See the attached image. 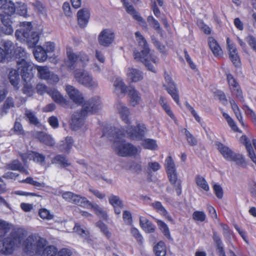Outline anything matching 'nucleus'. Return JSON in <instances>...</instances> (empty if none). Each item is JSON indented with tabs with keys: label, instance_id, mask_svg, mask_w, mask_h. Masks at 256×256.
Instances as JSON below:
<instances>
[{
	"label": "nucleus",
	"instance_id": "f257e3e1",
	"mask_svg": "<svg viewBox=\"0 0 256 256\" xmlns=\"http://www.w3.org/2000/svg\"><path fill=\"white\" fill-rule=\"evenodd\" d=\"M110 130V132H104L102 136H106L110 140L114 141L112 147L117 154L126 156H134L140 153V149L124 141L122 138L124 136L122 135L116 128Z\"/></svg>",
	"mask_w": 256,
	"mask_h": 256
},
{
	"label": "nucleus",
	"instance_id": "f03ea898",
	"mask_svg": "<svg viewBox=\"0 0 256 256\" xmlns=\"http://www.w3.org/2000/svg\"><path fill=\"white\" fill-rule=\"evenodd\" d=\"M135 36L139 46L142 49L140 52L134 50V60L137 62L143 63L148 70L156 73V70L152 64H156L158 62V58L150 53L148 44L141 34L136 32Z\"/></svg>",
	"mask_w": 256,
	"mask_h": 256
},
{
	"label": "nucleus",
	"instance_id": "7ed1b4c3",
	"mask_svg": "<svg viewBox=\"0 0 256 256\" xmlns=\"http://www.w3.org/2000/svg\"><path fill=\"white\" fill-rule=\"evenodd\" d=\"M32 28L30 22H22L20 23V28L15 32L16 38L20 41L26 42L30 47L36 46L40 38L39 34L32 32Z\"/></svg>",
	"mask_w": 256,
	"mask_h": 256
},
{
	"label": "nucleus",
	"instance_id": "20e7f679",
	"mask_svg": "<svg viewBox=\"0 0 256 256\" xmlns=\"http://www.w3.org/2000/svg\"><path fill=\"white\" fill-rule=\"evenodd\" d=\"M128 124L122 130L116 129L122 135L126 136L132 140H141L144 137L147 128L146 125L140 122H136V126Z\"/></svg>",
	"mask_w": 256,
	"mask_h": 256
},
{
	"label": "nucleus",
	"instance_id": "39448f33",
	"mask_svg": "<svg viewBox=\"0 0 256 256\" xmlns=\"http://www.w3.org/2000/svg\"><path fill=\"white\" fill-rule=\"evenodd\" d=\"M28 64L22 62L19 64L22 80L23 81L22 92L28 96H32L34 93L33 84L34 82V74L32 69L28 70Z\"/></svg>",
	"mask_w": 256,
	"mask_h": 256
},
{
	"label": "nucleus",
	"instance_id": "423d86ee",
	"mask_svg": "<svg viewBox=\"0 0 256 256\" xmlns=\"http://www.w3.org/2000/svg\"><path fill=\"white\" fill-rule=\"evenodd\" d=\"M46 243V239L36 235L28 237L22 243L26 253L32 256L37 255L40 250Z\"/></svg>",
	"mask_w": 256,
	"mask_h": 256
},
{
	"label": "nucleus",
	"instance_id": "0eeeda50",
	"mask_svg": "<svg viewBox=\"0 0 256 256\" xmlns=\"http://www.w3.org/2000/svg\"><path fill=\"white\" fill-rule=\"evenodd\" d=\"M216 146L226 160L234 162L238 166H244L245 160L242 154L234 152L230 148L220 142H216Z\"/></svg>",
	"mask_w": 256,
	"mask_h": 256
},
{
	"label": "nucleus",
	"instance_id": "6e6552de",
	"mask_svg": "<svg viewBox=\"0 0 256 256\" xmlns=\"http://www.w3.org/2000/svg\"><path fill=\"white\" fill-rule=\"evenodd\" d=\"M20 243V238L18 235L15 232H11L10 236L3 240L0 252L6 256L10 254Z\"/></svg>",
	"mask_w": 256,
	"mask_h": 256
},
{
	"label": "nucleus",
	"instance_id": "1a4fd4ad",
	"mask_svg": "<svg viewBox=\"0 0 256 256\" xmlns=\"http://www.w3.org/2000/svg\"><path fill=\"white\" fill-rule=\"evenodd\" d=\"M74 77L78 83L90 89H96L98 87V82L88 72L81 70H76Z\"/></svg>",
	"mask_w": 256,
	"mask_h": 256
},
{
	"label": "nucleus",
	"instance_id": "9d476101",
	"mask_svg": "<svg viewBox=\"0 0 256 256\" xmlns=\"http://www.w3.org/2000/svg\"><path fill=\"white\" fill-rule=\"evenodd\" d=\"M72 204L80 206L84 208L90 207L94 211L96 214L104 220H106L107 214L104 209L100 207L96 204H94L88 201L86 198L80 196V195H76L75 198L73 200Z\"/></svg>",
	"mask_w": 256,
	"mask_h": 256
},
{
	"label": "nucleus",
	"instance_id": "9b49d317",
	"mask_svg": "<svg viewBox=\"0 0 256 256\" xmlns=\"http://www.w3.org/2000/svg\"><path fill=\"white\" fill-rule=\"evenodd\" d=\"M66 54L68 60L66 64L70 70L74 68L76 64L81 62L82 66H84L89 60L88 56L86 54L83 52L74 53L70 48L67 49Z\"/></svg>",
	"mask_w": 256,
	"mask_h": 256
},
{
	"label": "nucleus",
	"instance_id": "f8f14e48",
	"mask_svg": "<svg viewBox=\"0 0 256 256\" xmlns=\"http://www.w3.org/2000/svg\"><path fill=\"white\" fill-rule=\"evenodd\" d=\"M2 5L3 11L0 14V20L2 22L8 23L12 20L11 16L16 12V8L14 4L10 0H4Z\"/></svg>",
	"mask_w": 256,
	"mask_h": 256
},
{
	"label": "nucleus",
	"instance_id": "ddd939ff",
	"mask_svg": "<svg viewBox=\"0 0 256 256\" xmlns=\"http://www.w3.org/2000/svg\"><path fill=\"white\" fill-rule=\"evenodd\" d=\"M115 34L110 28H106L102 30L98 38V44L102 46L108 47L114 42Z\"/></svg>",
	"mask_w": 256,
	"mask_h": 256
},
{
	"label": "nucleus",
	"instance_id": "4468645a",
	"mask_svg": "<svg viewBox=\"0 0 256 256\" xmlns=\"http://www.w3.org/2000/svg\"><path fill=\"white\" fill-rule=\"evenodd\" d=\"M36 68L38 76L40 79L46 80L51 84H56L59 81L58 76L50 72L48 66H36Z\"/></svg>",
	"mask_w": 256,
	"mask_h": 256
},
{
	"label": "nucleus",
	"instance_id": "2eb2a0df",
	"mask_svg": "<svg viewBox=\"0 0 256 256\" xmlns=\"http://www.w3.org/2000/svg\"><path fill=\"white\" fill-rule=\"evenodd\" d=\"M30 55L26 52V50L22 46H17L14 53L12 56H15L16 58H18L19 60L16 62V66L18 70L20 71V67L19 64H22V62H26L28 64V70L32 69L33 66L32 62L29 59Z\"/></svg>",
	"mask_w": 256,
	"mask_h": 256
},
{
	"label": "nucleus",
	"instance_id": "dca6fc26",
	"mask_svg": "<svg viewBox=\"0 0 256 256\" xmlns=\"http://www.w3.org/2000/svg\"><path fill=\"white\" fill-rule=\"evenodd\" d=\"M102 107V100L100 97L96 96L84 102L82 108L88 114L96 112L101 109Z\"/></svg>",
	"mask_w": 256,
	"mask_h": 256
},
{
	"label": "nucleus",
	"instance_id": "f3484780",
	"mask_svg": "<svg viewBox=\"0 0 256 256\" xmlns=\"http://www.w3.org/2000/svg\"><path fill=\"white\" fill-rule=\"evenodd\" d=\"M88 114L82 108L80 111L74 112L72 116L70 122L72 128L74 130H76L82 128L84 124V119Z\"/></svg>",
	"mask_w": 256,
	"mask_h": 256
},
{
	"label": "nucleus",
	"instance_id": "a211bd4d",
	"mask_svg": "<svg viewBox=\"0 0 256 256\" xmlns=\"http://www.w3.org/2000/svg\"><path fill=\"white\" fill-rule=\"evenodd\" d=\"M226 80L232 93L235 95L240 102H244V100L242 91L239 84L233 76L230 74H227Z\"/></svg>",
	"mask_w": 256,
	"mask_h": 256
},
{
	"label": "nucleus",
	"instance_id": "6ab92c4d",
	"mask_svg": "<svg viewBox=\"0 0 256 256\" xmlns=\"http://www.w3.org/2000/svg\"><path fill=\"white\" fill-rule=\"evenodd\" d=\"M165 79L166 84L164 85L167 92L170 95L173 100L178 104H180L178 90L176 88V84L172 80L171 78L168 75L165 76Z\"/></svg>",
	"mask_w": 256,
	"mask_h": 256
},
{
	"label": "nucleus",
	"instance_id": "aec40b11",
	"mask_svg": "<svg viewBox=\"0 0 256 256\" xmlns=\"http://www.w3.org/2000/svg\"><path fill=\"white\" fill-rule=\"evenodd\" d=\"M48 94L50 96L56 104L64 108H67L68 106V100H66L56 89L54 88H49Z\"/></svg>",
	"mask_w": 256,
	"mask_h": 256
},
{
	"label": "nucleus",
	"instance_id": "412c9836",
	"mask_svg": "<svg viewBox=\"0 0 256 256\" xmlns=\"http://www.w3.org/2000/svg\"><path fill=\"white\" fill-rule=\"evenodd\" d=\"M66 90L70 100L76 104H80L84 101V97L78 90L71 85L66 86Z\"/></svg>",
	"mask_w": 256,
	"mask_h": 256
},
{
	"label": "nucleus",
	"instance_id": "4be33fe9",
	"mask_svg": "<svg viewBox=\"0 0 256 256\" xmlns=\"http://www.w3.org/2000/svg\"><path fill=\"white\" fill-rule=\"evenodd\" d=\"M226 44L230 58L232 62L236 66H240V58L235 45L230 42L228 38H226Z\"/></svg>",
	"mask_w": 256,
	"mask_h": 256
},
{
	"label": "nucleus",
	"instance_id": "5701e85b",
	"mask_svg": "<svg viewBox=\"0 0 256 256\" xmlns=\"http://www.w3.org/2000/svg\"><path fill=\"white\" fill-rule=\"evenodd\" d=\"M116 107L122 120L127 124H130V112L129 108L120 102H118L116 104Z\"/></svg>",
	"mask_w": 256,
	"mask_h": 256
},
{
	"label": "nucleus",
	"instance_id": "b1692460",
	"mask_svg": "<svg viewBox=\"0 0 256 256\" xmlns=\"http://www.w3.org/2000/svg\"><path fill=\"white\" fill-rule=\"evenodd\" d=\"M240 142L245 146L248 156L256 164V154L252 146L250 140L246 136H242L240 138Z\"/></svg>",
	"mask_w": 256,
	"mask_h": 256
},
{
	"label": "nucleus",
	"instance_id": "393cba45",
	"mask_svg": "<svg viewBox=\"0 0 256 256\" xmlns=\"http://www.w3.org/2000/svg\"><path fill=\"white\" fill-rule=\"evenodd\" d=\"M121 2H122L124 6L126 8L128 13L130 14L136 20L142 22L144 26H146L145 21L140 16L138 13L135 10L134 6L132 5L129 4L128 0H121Z\"/></svg>",
	"mask_w": 256,
	"mask_h": 256
},
{
	"label": "nucleus",
	"instance_id": "a878e982",
	"mask_svg": "<svg viewBox=\"0 0 256 256\" xmlns=\"http://www.w3.org/2000/svg\"><path fill=\"white\" fill-rule=\"evenodd\" d=\"M77 16L80 27L84 28L87 25L89 20L90 10L86 8H82L78 11Z\"/></svg>",
	"mask_w": 256,
	"mask_h": 256
},
{
	"label": "nucleus",
	"instance_id": "bb28decb",
	"mask_svg": "<svg viewBox=\"0 0 256 256\" xmlns=\"http://www.w3.org/2000/svg\"><path fill=\"white\" fill-rule=\"evenodd\" d=\"M58 252V250L53 246H48V242L46 240L45 244L38 252V256H56Z\"/></svg>",
	"mask_w": 256,
	"mask_h": 256
},
{
	"label": "nucleus",
	"instance_id": "cd10ccee",
	"mask_svg": "<svg viewBox=\"0 0 256 256\" xmlns=\"http://www.w3.org/2000/svg\"><path fill=\"white\" fill-rule=\"evenodd\" d=\"M128 94L130 98V103L133 106L140 104L141 102V95L134 88L130 86L128 90Z\"/></svg>",
	"mask_w": 256,
	"mask_h": 256
},
{
	"label": "nucleus",
	"instance_id": "c85d7f7f",
	"mask_svg": "<svg viewBox=\"0 0 256 256\" xmlns=\"http://www.w3.org/2000/svg\"><path fill=\"white\" fill-rule=\"evenodd\" d=\"M33 136L48 146H52L54 144V141L52 136L44 132H34Z\"/></svg>",
	"mask_w": 256,
	"mask_h": 256
},
{
	"label": "nucleus",
	"instance_id": "c756f323",
	"mask_svg": "<svg viewBox=\"0 0 256 256\" xmlns=\"http://www.w3.org/2000/svg\"><path fill=\"white\" fill-rule=\"evenodd\" d=\"M170 182L173 184L176 189V194L178 196L182 192L181 180L178 179V174L176 171L167 173Z\"/></svg>",
	"mask_w": 256,
	"mask_h": 256
},
{
	"label": "nucleus",
	"instance_id": "7c9ffc66",
	"mask_svg": "<svg viewBox=\"0 0 256 256\" xmlns=\"http://www.w3.org/2000/svg\"><path fill=\"white\" fill-rule=\"evenodd\" d=\"M114 92L117 95L125 94L128 88L126 86L122 80L120 78L116 79L114 83Z\"/></svg>",
	"mask_w": 256,
	"mask_h": 256
},
{
	"label": "nucleus",
	"instance_id": "2f4dec72",
	"mask_svg": "<svg viewBox=\"0 0 256 256\" xmlns=\"http://www.w3.org/2000/svg\"><path fill=\"white\" fill-rule=\"evenodd\" d=\"M127 75L132 82H138L143 78L142 72L140 70L134 68L128 69Z\"/></svg>",
	"mask_w": 256,
	"mask_h": 256
},
{
	"label": "nucleus",
	"instance_id": "473e14b6",
	"mask_svg": "<svg viewBox=\"0 0 256 256\" xmlns=\"http://www.w3.org/2000/svg\"><path fill=\"white\" fill-rule=\"evenodd\" d=\"M33 53L35 58L38 62H44L47 59L46 52L41 46H36Z\"/></svg>",
	"mask_w": 256,
	"mask_h": 256
},
{
	"label": "nucleus",
	"instance_id": "72a5a7b5",
	"mask_svg": "<svg viewBox=\"0 0 256 256\" xmlns=\"http://www.w3.org/2000/svg\"><path fill=\"white\" fill-rule=\"evenodd\" d=\"M209 46L215 56H218L222 54V50L217 42L212 37L208 39Z\"/></svg>",
	"mask_w": 256,
	"mask_h": 256
},
{
	"label": "nucleus",
	"instance_id": "f704fd0d",
	"mask_svg": "<svg viewBox=\"0 0 256 256\" xmlns=\"http://www.w3.org/2000/svg\"><path fill=\"white\" fill-rule=\"evenodd\" d=\"M140 224L141 228L146 232H153L155 230V226L144 217H140Z\"/></svg>",
	"mask_w": 256,
	"mask_h": 256
},
{
	"label": "nucleus",
	"instance_id": "c9c22d12",
	"mask_svg": "<svg viewBox=\"0 0 256 256\" xmlns=\"http://www.w3.org/2000/svg\"><path fill=\"white\" fill-rule=\"evenodd\" d=\"M8 78L12 85L18 88L20 78L19 72L18 70L13 68L10 69L8 73Z\"/></svg>",
	"mask_w": 256,
	"mask_h": 256
},
{
	"label": "nucleus",
	"instance_id": "e433bc0d",
	"mask_svg": "<svg viewBox=\"0 0 256 256\" xmlns=\"http://www.w3.org/2000/svg\"><path fill=\"white\" fill-rule=\"evenodd\" d=\"M54 164H58L61 168H65L70 165L68 159L63 155L58 154L54 156L52 160Z\"/></svg>",
	"mask_w": 256,
	"mask_h": 256
},
{
	"label": "nucleus",
	"instance_id": "4c0bfd02",
	"mask_svg": "<svg viewBox=\"0 0 256 256\" xmlns=\"http://www.w3.org/2000/svg\"><path fill=\"white\" fill-rule=\"evenodd\" d=\"M73 144L72 138L66 137L64 140L61 142L59 145L60 151L64 153H69Z\"/></svg>",
	"mask_w": 256,
	"mask_h": 256
},
{
	"label": "nucleus",
	"instance_id": "58836bf2",
	"mask_svg": "<svg viewBox=\"0 0 256 256\" xmlns=\"http://www.w3.org/2000/svg\"><path fill=\"white\" fill-rule=\"evenodd\" d=\"M6 168L14 170H18L22 172L28 174L27 170L24 168L22 164L18 160H14L8 164Z\"/></svg>",
	"mask_w": 256,
	"mask_h": 256
},
{
	"label": "nucleus",
	"instance_id": "ea45409f",
	"mask_svg": "<svg viewBox=\"0 0 256 256\" xmlns=\"http://www.w3.org/2000/svg\"><path fill=\"white\" fill-rule=\"evenodd\" d=\"M213 240L216 246L218 255L220 256H226L223 246V244L220 236L216 232H213Z\"/></svg>",
	"mask_w": 256,
	"mask_h": 256
},
{
	"label": "nucleus",
	"instance_id": "a19ab883",
	"mask_svg": "<svg viewBox=\"0 0 256 256\" xmlns=\"http://www.w3.org/2000/svg\"><path fill=\"white\" fill-rule=\"evenodd\" d=\"M2 46L4 48V51L6 53V56H13L17 46L16 44H14L10 40L4 42Z\"/></svg>",
	"mask_w": 256,
	"mask_h": 256
},
{
	"label": "nucleus",
	"instance_id": "79ce46f5",
	"mask_svg": "<svg viewBox=\"0 0 256 256\" xmlns=\"http://www.w3.org/2000/svg\"><path fill=\"white\" fill-rule=\"evenodd\" d=\"M24 116L26 120L30 124L34 125L38 124L39 121L36 116V114L32 110L26 108Z\"/></svg>",
	"mask_w": 256,
	"mask_h": 256
},
{
	"label": "nucleus",
	"instance_id": "37998d69",
	"mask_svg": "<svg viewBox=\"0 0 256 256\" xmlns=\"http://www.w3.org/2000/svg\"><path fill=\"white\" fill-rule=\"evenodd\" d=\"M12 23V20H9L6 24L2 22L4 26H0V35H10L13 33L14 30L11 25Z\"/></svg>",
	"mask_w": 256,
	"mask_h": 256
},
{
	"label": "nucleus",
	"instance_id": "c03bdc74",
	"mask_svg": "<svg viewBox=\"0 0 256 256\" xmlns=\"http://www.w3.org/2000/svg\"><path fill=\"white\" fill-rule=\"evenodd\" d=\"M16 13L20 16L26 18L28 16L26 4L21 2H17L16 6Z\"/></svg>",
	"mask_w": 256,
	"mask_h": 256
},
{
	"label": "nucleus",
	"instance_id": "a18cd8bd",
	"mask_svg": "<svg viewBox=\"0 0 256 256\" xmlns=\"http://www.w3.org/2000/svg\"><path fill=\"white\" fill-rule=\"evenodd\" d=\"M180 132L185 135L187 142L190 145L192 146L196 145V139L188 130L186 128H182Z\"/></svg>",
	"mask_w": 256,
	"mask_h": 256
},
{
	"label": "nucleus",
	"instance_id": "49530a36",
	"mask_svg": "<svg viewBox=\"0 0 256 256\" xmlns=\"http://www.w3.org/2000/svg\"><path fill=\"white\" fill-rule=\"evenodd\" d=\"M196 182L197 186L204 190L208 192L210 190L209 186L204 177L197 176L196 178Z\"/></svg>",
	"mask_w": 256,
	"mask_h": 256
},
{
	"label": "nucleus",
	"instance_id": "de8ad7c7",
	"mask_svg": "<svg viewBox=\"0 0 256 256\" xmlns=\"http://www.w3.org/2000/svg\"><path fill=\"white\" fill-rule=\"evenodd\" d=\"M154 250L156 256H165L166 249L164 243L163 242H160L154 246Z\"/></svg>",
	"mask_w": 256,
	"mask_h": 256
},
{
	"label": "nucleus",
	"instance_id": "09e8293b",
	"mask_svg": "<svg viewBox=\"0 0 256 256\" xmlns=\"http://www.w3.org/2000/svg\"><path fill=\"white\" fill-rule=\"evenodd\" d=\"M54 194L57 195H62V198L66 200V202H68L72 203L73 202V200L76 196V194L71 192H62L61 191H59L57 194L56 192H53Z\"/></svg>",
	"mask_w": 256,
	"mask_h": 256
},
{
	"label": "nucleus",
	"instance_id": "8fccbe9b",
	"mask_svg": "<svg viewBox=\"0 0 256 256\" xmlns=\"http://www.w3.org/2000/svg\"><path fill=\"white\" fill-rule=\"evenodd\" d=\"M142 146L145 148L150 150H155L158 148L156 140L152 139L147 138L144 140Z\"/></svg>",
	"mask_w": 256,
	"mask_h": 256
},
{
	"label": "nucleus",
	"instance_id": "3c124183",
	"mask_svg": "<svg viewBox=\"0 0 256 256\" xmlns=\"http://www.w3.org/2000/svg\"><path fill=\"white\" fill-rule=\"evenodd\" d=\"M10 228V226L8 223L0 220V240L8 232Z\"/></svg>",
	"mask_w": 256,
	"mask_h": 256
},
{
	"label": "nucleus",
	"instance_id": "603ef678",
	"mask_svg": "<svg viewBox=\"0 0 256 256\" xmlns=\"http://www.w3.org/2000/svg\"><path fill=\"white\" fill-rule=\"evenodd\" d=\"M156 222L158 226L164 235L168 238H170V232L167 224L160 220H157Z\"/></svg>",
	"mask_w": 256,
	"mask_h": 256
},
{
	"label": "nucleus",
	"instance_id": "864d4df0",
	"mask_svg": "<svg viewBox=\"0 0 256 256\" xmlns=\"http://www.w3.org/2000/svg\"><path fill=\"white\" fill-rule=\"evenodd\" d=\"M165 166L166 172L176 171L175 164L172 156H168L165 160Z\"/></svg>",
	"mask_w": 256,
	"mask_h": 256
},
{
	"label": "nucleus",
	"instance_id": "5fc2aeb1",
	"mask_svg": "<svg viewBox=\"0 0 256 256\" xmlns=\"http://www.w3.org/2000/svg\"><path fill=\"white\" fill-rule=\"evenodd\" d=\"M152 207L162 216H166L167 211L160 202H155L152 204Z\"/></svg>",
	"mask_w": 256,
	"mask_h": 256
},
{
	"label": "nucleus",
	"instance_id": "6e6d98bb",
	"mask_svg": "<svg viewBox=\"0 0 256 256\" xmlns=\"http://www.w3.org/2000/svg\"><path fill=\"white\" fill-rule=\"evenodd\" d=\"M30 157L33 158L34 162L38 163L40 164H43L45 160V156L41 154L36 152H33L32 154Z\"/></svg>",
	"mask_w": 256,
	"mask_h": 256
},
{
	"label": "nucleus",
	"instance_id": "4d7b16f0",
	"mask_svg": "<svg viewBox=\"0 0 256 256\" xmlns=\"http://www.w3.org/2000/svg\"><path fill=\"white\" fill-rule=\"evenodd\" d=\"M222 116L231 128L235 132H238V128L233 119L227 113L224 112H222Z\"/></svg>",
	"mask_w": 256,
	"mask_h": 256
},
{
	"label": "nucleus",
	"instance_id": "13d9d810",
	"mask_svg": "<svg viewBox=\"0 0 256 256\" xmlns=\"http://www.w3.org/2000/svg\"><path fill=\"white\" fill-rule=\"evenodd\" d=\"M38 214L44 220H50L54 218V215L46 208L40 209L39 210Z\"/></svg>",
	"mask_w": 256,
	"mask_h": 256
},
{
	"label": "nucleus",
	"instance_id": "bf43d9fd",
	"mask_svg": "<svg viewBox=\"0 0 256 256\" xmlns=\"http://www.w3.org/2000/svg\"><path fill=\"white\" fill-rule=\"evenodd\" d=\"M148 21L149 24L157 31L158 32H162V28L158 21L156 20L152 16H149L148 18Z\"/></svg>",
	"mask_w": 256,
	"mask_h": 256
},
{
	"label": "nucleus",
	"instance_id": "052dcab7",
	"mask_svg": "<svg viewBox=\"0 0 256 256\" xmlns=\"http://www.w3.org/2000/svg\"><path fill=\"white\" fill-rule=\"evenodd\" d=\"M110 203L114 206H123V204L118 196H111L109 198Z\"/></svg>",
	"mask_w": 256,
	"mask_h": 256
},
{
	"label": "nucleus",
	"instance_id": "680f3d73",
	"mask_svg": "<svg viewBox=\"0 0 256 256\" xmlns=\"http://www.w3.org/2000/svg\"><path fill=\"white\" fill-rule=\"evenodd\" d=\"M206 214L203 212L196 211L193 213L192 217L194 220L200 222H204L206 219Z\"/></svg>",
	"mask_w": 256,
	"mask_h": 256
},
{
	"label": "nucleus",
	"instance_id": "e2e57ef3",
	"mask_svg": "<svg viewBox=\"0 0 256 256\" xmlns=\"http://www.w3.org/2000/svg\"><path fill=\"white\" fill-rule=\"evenodd\" d=\"M97 227L99 228L100 231L103 232L106 236L109 238L110 236V233L108 232L106 226L101 221H98L96 224Z\"/></svg>",
	"mask_w": 256,
	"mask_h": 256
},
{
	"label": "nucleus",
	"instance_id": "0e129e2a",
	"mask_svg": "<svg viewBox=\"0 0 256 256\" xmlns=\"http://www.w3.org/2000/svg\"><path fill=\"white\" fill-rule=\"evenodd\" d=\"M74 231L76 232L78 234L82 236H86L88 235V232L83 228H81L78 224H76L74 228Z\"/></svg>",
	"mask_w": 256,
	"mask_h": 256
},
{
	"label": "nucleus",
	"instance_id": "69168bd1",
	"mask_svg": "<svg viewBox=\"0 0 256 256\" xmlns=\"http://www.w3.org/2000/svg\"><path fill=\"white\" fill-rule=\"evenodd\" d=\"M246 40L250 46L256 52V38L252 35H249Z\"/></svg>",
	"mask_w": 256,
	"mask_h": 256
},
{
	"label": "nucleus",
	"instance_id": "338daca9",
	"mask_svg": "<svg viewBox=\"0 0 256 256\" xmlns=\"http://www.w3.org/2000/svg\"><path fill=\"white\" fill-rule=\"evenodd\" d=\"M243 110L245 112L246 114L249 115L252 118L254 122L256 124V114L255 112L249 106L246 105L244 106Z\"/></svg>",
	"mask_w": 256,
	"mask_h": 256
},
{
	"label": "nucleus",
	"instance_id": "774afa93",
	"mask_svg": "<svg viewBox=\"0 0 256 256\" xmlns=\"http://www.w3.org/2000/svg\"><path fill=\"white\" fill-rule=\"evenodd\" d=\"M122 218L126 224L131 225L132 223V216L130 212L124 210L123 212Z\"/></svg>",
	"mask_w": 256,
	"mask_h": 256
}]
</instances>
